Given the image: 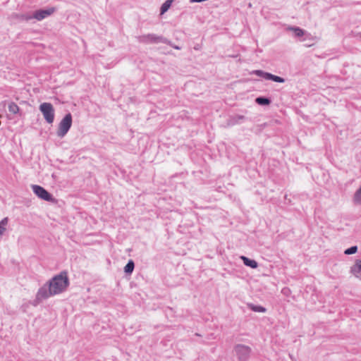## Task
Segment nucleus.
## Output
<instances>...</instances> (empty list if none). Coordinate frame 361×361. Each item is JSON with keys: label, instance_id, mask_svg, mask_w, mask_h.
Instances as JSON below:
<instances>
[{"label": "nucleus", "instance_id": "9b49d317", "mask_svg": "<svg viewBox=\"0 0 361 361\" xmlns=\"http://www.w3.org/2000/svg\"><path fill=\"white\" fill-rule=\"evenodd\" d=\"M246 120L245 116L242 115H234L230 116L228 119V124L231 126H235L239 124L242 121Z\"/></svg>", "mask_w": 361, "mask_h": 361}, {"label": "nucleus", "instance_id": "f3484780", "mask_svg": "<svg viewBox=\"0 0 361 361\" xmlns=\"http://www.w3.org/2000/svg\"><path fill=\"white\" fill-rule=\"evenodd\" d=\"M353 201L357 204H361V187L355 192Z\"/></svg>", "mask_w": 361, "mask_h": 361}, {"label": "nucleus", "instance_id": "412c9836", "mask_svg": "<svg viewBox=\"0 0 361 361\" xmlns=\"http://www.w3.org/2000/svg\"><path fill=\"white\" fill-rule=\"evenodd\" d=\"M8 219L5 217L0 221V226H6L8 224Z\"/></svg>", "mask_w": 361, "mask_h": 361}, {"label": "nucleus", "instance_id": "f8f14e48", "mask_svg": "<svg viewBox=\"0 0 361 361\" xmlns=\"http://www.w3.org/2000/svg\"><path fill=\"white\" fill-rule=\"evenodd\" d=\"M240 258L245 266L251 267L252 269H256L258 267V263L255 260L251 259L245 256H241Z\"/></svg>", "mask_w": 361, "mask_h": 361}, {"label": "nucleus", "instance_id": "4468645a", "mask_svg": "<svg viewBox=\"0 0 361 361\" xmlns=\"http://www.w3.org/2000/svg\"><path fill=\"white\" fill-rule=\"evenodd\" d=\"M135 268V263L133 260L130 259L124 267V272L126 275H130L133 273Z\"/></svg>", "mask_w": 361, "mask_h": 361}, {"label": "nucleus", "instance_id": "7ed1b4c3", "mask_svg": "<svg viewBox=\"0 0 361 361\" xmlns=\"http://www.w3.org/2000/svg\"><path fill=\"white\" fill-rule=\"evenodd\" d=\"M72 125V116L70 113L67 114L59 124L57 135L59 137H64Z\"/></svg>", "mask_w": 361, "mask_h": 361}, {"label": "nucleus", "instance_id": "6e6552de", "mask_svg": "<svg viewBox=\"0 0 361 361\" xmlns=\"http://www.w3.org/2000/svg\"><path fill=\"white\" fill-rule=\"evenodd\" d=\"M56 11V8L49 7L47 9L37 10L33 13V17L37 20H42L43 19L50 16Z\"/></svg>", "mask_w": 361, "mask_h": 361}, {"label": "nucleus", "instance_id": "4be33fe9", "mask_svg": "<svg viewBox=\"0 0 361 361\" xmlns=\"http://www.w3.org/2000/svg\"><path fill=\"white\" fill-rule=\"evenodd\" d=\"M6 227H0V236L6 231Z\"/></svg>", "mask_w": 361, "mask_h": 361}, {"label": "nucleus", "instance_id": "ddd939ff", "mask_svg": "<svg viewBox=\"0 0 361 361\" xmlns=\"http://www.w3.org/2000/svg\"><path fill=\"white\" fill-rule=\"evenodd\" d=\"M8 111L11 114L16 115L18 114L19 116H21V114L20 113V108L19 106L13 102H11L8 104Z\"/></svg>", "mask_w": 361, "mask_h": 361}, {"label": "nucleus", "instance_id": "5701e85b", "mask_svg": "<svg viewBox=\"0 0 361 361\" xmlns=\"http://www.w3.org/2000/svg\"><path fill=\"white\" fill-rule=\"evenodd\" d=\"M174 48H175L176 49H180V47H178V46H175V47H174Z\"/></svg>", "mask_w": 361, "mask_h": 361}, {"label": "nucleus", "instance_id": "aec40b11", "mask_svg": "<svg viewBox=\"0 0 361 361\" xmlns=\"http://www.w3.org/2000/svg\"><path fill=\"white\" fill-rule=\"evenodd\" d=\"M357 252V246L354 245V246H352V247L346 249L344 251V254L346 255H350L355 254Z\"/></svg>", "mask_w": 361, "mask_h": 361}, {"label": "nucleus", "instance_id": "0eeeda50", "mask_svg": "<svg viewBox=\"0 0 361 361\" xmlns=\"http://www.w3.org/2000/svg\"><path fill=\"white\" fill-rule=\"evenodd\" d=\"M251 74H253V75L262 77V78H264L266 80H273V81L276 82L282 83V82H285V79L284 78H283L281 77H279V76H277V75H273V74H271L270 73L265 72V71H262V70H255V71H252L251 72Z\"/></svg>", "mask_w": 361, "mask_h": 361}, {"label": "nucleus", "instance_id": "1a4fd4ad", "mask_svg": "<svg viewBox=\"0 0 361 361\" xmlns=\"http://www.w3.org/2000/svg\"><path fill=\"white\" fill-rule=\"evenodd\" d=\"M286 30L293 32L294 37L297 38L302 37L307 35L305 30L297 26L289 25L286 28Z\"/></svg>", "mask_w": 361, "mask_h": 361}, {"label": "nucleus", "instance_id": "20e7f679", "mask_svg": "<svg viewBox=\"0 0 361 361\" xmlns=\"http://www.w3.org/2000/svg\"><path fill=\"white\" fill-rule=\"evenodd\" d=\"M31 188L32 189L33 192L40 199L50 202H56V199L53 197V195L49 193L47 190H45L43 187L38 185H32Z\"/></svg>", "mask_w": 361, "mask_h": 361}, {"label": "nucleus", "instance_id": "423d86ee", "mask_svg": "<svg viewBox=\"0 0 361 361\" xmlns=\"http://www.w3.org/2000/svg\"><path fill=\"white\" fill-rule=\"evenodd\" d=\"M234 350L239 361L248 360L251 353V348L249 346L238 344L235 346Z\"/></svg>", "mask_w": 361, "mask_h": 361}, {"label": "nucleus", "instance_id": "f257e3e1", "mask_svg": "<svg viewBox=\"0 0 361 361\" xmlns=\"http://www.w3.org/2000/svg\"><path fill=\"white\" fill-rule=\"evenodd\" d=\"M70 282L68 272L63 271L49 280L39 288L35 299L32 302L34 306L40 304L44 300L63 293L69 286Z\"/></svg>", "mask_w": 361, "mask_h": 361}, {"label": "nucleus", "instance_id": "f03ea898", "mask_svg": "<svg viewBox=\"0 0 361 361\" xmlns=\"http://www.w3.org/2000/svg\"><path fill=\"white\" fill-rule=\"evenodd\" d=\"M137 40L139 42L144 44H169V41L167 39L162 36H158L154 34H147L140 35L137 37Z\"/></svg>", "mask_w": 361, "mask_h": 361}, {"label": "nucleus", "instance_id": "9d476101", "mask_svg": "<svg viewBox=\"0 0 361 361\" xmlns=\"http://www.w3.org/2000/svg\"><path fill=\"white\" fill-rule=\"evenodd\" d=\"M350 272L356 278L361 280V259H357L350 268Z\"/></svg>", "mask_w": 361, "mask_h": 361}, {"label": "nucleus", "instance_id": "dca6fc26", "mask_svg": "<svg viewBox=\"0 0 361 361\" xmlns=\"http://www.w3.org/2000/svg\"><path fill=\"white\" fill-rule=\"evenodd\" d=\"M255 102L259 105H269L271 102V99L264 97H259L255 99Z\"/></svg>", "mask_w": 361, "mask_h": 361}, {"label": "nucleus", "instance_id": "39448f33", "mask_svg": "<svg viewBox=\"0 0 361 361\" xmlns=\"http://www.w3.org/2000/svg\"><path fill=\"white\" fill-rule=\"evenodd\" d=\"M39 110L42 113L44 119L48 123H52L54 120V109L53 105L49 102H44L40 104Z\"/></svg>", "mask_w": 361, "mask_h": 361}, {"label": "nucleus", "instance_id": "a211bd4d", "mask_svg": "<svg viewBox=\"0 0 361 361\" xmlns=\"http://www.w3.org/2000/svg\"><path fill=\"white\" fill-rule=\"evenodd\" d=\"M172 0H166L161 6V13H164L170 8Z\"/></svg>", "mask_w": 361, "mask_h": 361}, {"label": "nucleus", "instance_id": "6ab92c4d", "mask_svg": "<svg viewBox=\"0 0 361 361\" xmlns=\"http://www.w3.org/2000/svg\"><path fill=\"white\" fill-rule=\"evenodd\" d=\"M18 18L21 20H25V21H28L32 18H34L33 17V14L32 15H30V14H27V13H25V14H20V15H18Z\"/></svg>", "mask_w": 361, "mask_h": 361}, {"label": "nucleus", "instance_id": "2eb2a0df", "mask_svg": "<svg viewBox=\"0 0 361 361\" xmlns=\"http://www.w3.org/2000/svg\"><path fill=\"white\" fill-rule=\"evenodd\" d=\"M247 307L253 312H266L267 309L260 305H256L252 303H248Z\"/></svg>", "mask_w": 361, "mask_h": 361}]
</instances>
